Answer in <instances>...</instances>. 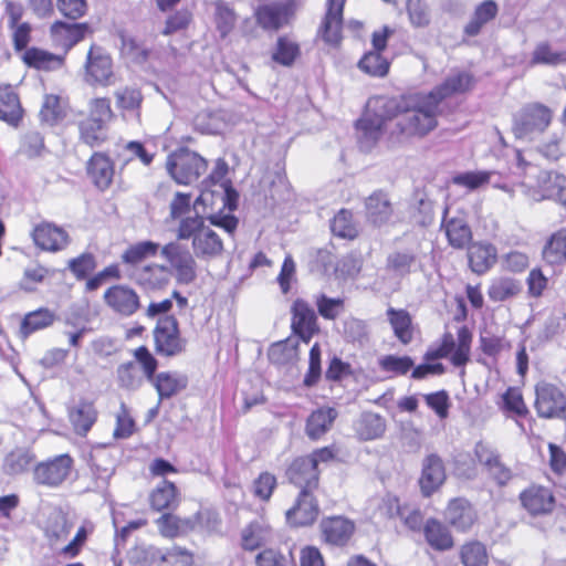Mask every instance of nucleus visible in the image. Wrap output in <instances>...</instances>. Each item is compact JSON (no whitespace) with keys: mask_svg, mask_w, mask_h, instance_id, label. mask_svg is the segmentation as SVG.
<instances>
[{"mask_svg":"<svg viewBox=\"0 0 566 566\" xmlns=\"http://www.w3.org/2000/svg\"><path fill=\"white\" fill-rule=\"evenodd\" d=\"M23 115L24 111L14 87L11 84H0V120L18 127Z\"/></svg>","mask_w":566,"mask_h":566,"instance_id":"nucleus-32","label":"nucleus"},{"mask_svg":"<svg viewBox=\"0 0 566 566\" xmlns=\"http://www.w3.org/2000/svg\"><path fill=\"white\" fill-rule=\"evenodd\" d=\"M120 52L134 63L143 64L148 61L151 50L134 36H123Z\"/></svg>","mask_w":566,"mask_h":566,"instance_id":"nucleus-61","label":"nucleus"},{"mask_svg":"<svg viewBox=\"0 0 566 566\" xmlns=\"http://www.w3.org/2000/svg\"><path fill=\"white\" fill-rule=\"evenodd\" d=\"M463 566H489V553L485 544L478 539L465 541L459 549Z\"/></svg>","mask_w":566,"mask_h":566,"instance_id":"nucleus-48","label":"nucleus"},{"mask_svg":"<svg viewBox=\"0 0 566 566\" xmlns=\"http://www.w3.org/2000/svg\"><path fill=\"white\" fill-rule=\"evenodd\" d=\"M554 120V109L542 102H528L512 116L511 132L515 139L533 142L545 134Z\"/></svg>","mask_w":566,"mask_h":566,"instance_id":"nucleus-6","label":"nucleus"},{"mask_svg":"<svg viewBox=\"0 0 566 566\" xmlns=\"http://www.w3.org/2000/svg\"><path fill=\"white\" fill-rule=\"evenodd\" d=\"M66 269L72 273L76 281H87L95 274L97 269V258L91 251H84L78 255L71 258L66 263Z\"/></svg>","mask_w":566,"mask_h":566,"instance_id":"nucleus-50","label":"nucleus"},{"mask_svg":"<svg viewBox=\"0 0 566 566\" xmlns=\"http://www.w3.org/2000/svg\"><path fill=\"white\" fill-rule=\"evenodd\" d=\"M114 75L113 60L98 46H91L85 62V80L90 84L106 86Z\"/></svg>","mask_w":566,"mask_h":566,"instance_id":"nucleus-26","label":"nucleus"},{"mask_svg":"<svg viewBox=\"0 0 566 566\" xmlns=\"http://www.w3.org/2000/svg\"><path fill=\"white\" fill-rule=\"evenodd\" d=\"M386 315L394 336L400 344L409 345L416 334V326L411 314L405 308L388 307Z\"/></svg>","mask_w":566,"mask_h":566,"instance_id":"nucleus-36","label":"nucleus"},{"mask_svg":"<svg viewBox=\"0 0 566 566\" xmlns=\"http://www.w3.org/2000/svg\"><path fill=\"white\" fill-rule=\"evenodd\" d=\"M296 10V0H274L259 4L253 17L262 30L279 31L291 22Z\"/></svg>","mask_w":566,"mask_h":566,"instance_id":"nucleus-12","label":"nucleus"},{"mask_svg":"<svg viewBox=\"0 0 566 566\" xmlns=\"http://www.w3.org/2000/svg\"><path fill=\"white\" fill-rule=\"evenodd\" d=\"M500 409L512 418L525 419L530 415V409L524 400L521 388L511 386L502 394Z\"/></svg>","mask_w":566,"mask_h":566,"instance_id":"nucleus-44","label":"nucleus"},{"mask_svg":"<svg viewBox=\"0 0 566 566\" xmlns=\"http://www.w3.org/2000/svg\"><path fill=\"white\" fill-rule=\"evenodd\" d=\"M542 259L552 266L566 263V228L552 232L546 239L542 249Z\"/></svg>","mask_w":566,"mask_h":566,"instance_id":"nucleus-40","label":"nucleus"},{"mask_svg":"<svg viewBox=\"0 0 566 566\" xmlns=\"http://www.w3.org/2000/svg\"><path fill=\"white\" fill-rule=\"evenodd\" d=\"M337 416L333 407L324 406L313 410L306 419V436L313 441L319 440L332 429Z\"/></svg>","mask_w":566,"mask_h":566,"instance_id":"nucleus-34","label":"nucleus"},{"mask_svg":"<svg viewBox=\"0 0 566 566\" xmlns=\"http://www.w3.org/2000/svg\"><path fill=\"white\" fill-rule=\"evenodd\" d=\"M448 209L441 221V230H443L448 244L454 250L465 249L473 239V233L470 224L463 217L448 218Z\"/></svg>","mask_w":566,"mask_h":566,"instance_id":"nucleus-30","label":"nucleus"},{"mask_svg":"<svg viewBox=\"0 0 566 566\" xmlns=\"http://www.w3.org/2000/svg\"><path fill=\"white\" fill-rule=\"evenodd\" d=\"M499 14V6L494 0H484L473 10L472 17L463 28V35L474 38Z\"/></svg>","mask_w":566,"mask_h":566,"instance_id":"nucleus-37","label":"nucleus"},{"mask_svg":"<svg viewBox=\"0 0 566 566\" xmlns=\"http://www.w3.org/2000/svg\"><path fill=\"white\" fill-rule=\"evenodd\" d=\"M269 532L270 527L259 521L248 523L240 533L241 548L245 552H254L261 548L266 542Z\"/></svg>","mask_w":566,"mask_h":566,"instance_id":"nucleus-45","label":"nucleus"},{"mask_svg":"<svg viewBox=\"0 0 566 566\" xmlns=\"http://www.w3.org/2000/svg\"><path fill=\"white\" fill-rule=\"evenodd\" d=\"M22 62L31 69L50 72L64 65V56L43 49L31 46L21 55Z\"/></svg>","mask_w":566,"mask_h":566,"instance_id":"nucleus-39","label":"nucleus"},{"mask_svg":"<svg viewBox=\"0 0 566 566\" xmlns=\"http://www.w3.org/2000/svg\"><path fill=\"white\" fill-rule=\"evenodd\" d=\"M74 460L69 453H63L41 461L33 468V480L38 485L59 488L70 476Z\"/></svg>","mask_w":566,"mask_h":566,"instance_id":"nucleus-14","label":"nucleus"},{"mask_svg":"<svg viewBox=\"0 0 566 566\" xmlns=\"http://www.w3.org/2000/svg\"><path fill=\"white\" fill-rule=\"evenodd\" d=\"M159 251V244L153 241H140L130 244L122 253L123 263L128 265H137L146 259L154 258Z\"/></svg>","mask_w":566,"mask_h":566,"instance_id":"nucleus-54","label":"nucleus"},{"mask_svg":"<svg viewBox=\"0 0 566 566\" xmlns=\"http://www.w3.org/2000/svg\"><path fill=\"white\" fill-rule=\"evenodd\" d=\"M150 507L156 512L175 510L179 504L178 489L174 482L164 480L150 493Z\"/></svg>","mask_w":566,"mask_h":566,"instance_id":"nucleus-42","label":"nucleus"},{"mask_svg":"<svg viewBox=\"0 0 566 566\" xmlns=\"http://www.w3.org/2000/svg\"><path fill=\"white\" fill-rule=\"evenodd\" d=\"M517 497L522 510L533 518L549 516L557 506L554 490L548 485L536 482L525 486Z\"/></svg>","mask_w":566,"mask_h":566,"instance_id":"nucleus-11","label":"nucleus"},{"mask_svg":"<svg viewBox=\"0 0 566 566\" xmlns=\"http://www.w3.org/2000/svg\"><path fill=\"white\" fill-rule=\"evenodd\" d=\"M213 7V22L216 29L220 36L224 39L234 30L238 21V14L231 4L223 0L214 1Z\"/></svg>","mask_w":566,"mask_h":566,"instance_id":"nucleus-47","label":"nucleus"},{"mask_svg":"<svg viewBox=\"0 0 566 566\" xmlns=\"http://www.w3.org/2000/svg\"><path fill=\"white\" fill-rule=\"evenodd\" d=\"M366 220L375 228L394 224L396 211L388 191L377 189L364 202Z\"/></svg>","mask_w":566,"mask_h":566,"instance_id":"nucleus-22","label":"nucleus"},{"mask_svg":"<svg viewBox=\"0 0 566 566\" xmlns=\"http://www.w3.org/2000/svg\"><path fill=\"white\" fill-rule=\"evenodd\" d=\"M331 230L334 235L346 240H355L359 235L352 210L345 208L334 216L331 222Z\"/></svg>","mask_w":566,"mask_h":566,"instance_id":"nucleus-53","label":"nucleus"},{"mask_svg":"<svg viewBox=\"0 0 566 566\" xmlns=\"http://www.w3.org/2000/svg\"><path fill=\"white\" fill-rule=\"evenodd\" d=\"M319 515L315 492H298L294 504L286 511L287 522L295 527L312 526Z\"/></svg>","mask_w":566,"mask_h":566,"instance_id":"nucleus-25","label":"nucleus"},{"mask_svg":"<svg viewBox=\"0 0 566 566\" xmlns=\"http://www.w3.org/2000/svg\"><path fill=\"white\" fill-rule=\"evenodd\" d=\"M317 313L326 321H336L345 311V298L329 297L324 293L315 296Z\"/></svg>","mask_w":566,"mask_h":566,"instance_id":"nucleus-59","label":"nucleus"},{"mask_svg":"<svg viewBox=\"0 0 566 566\" xmlns=\"http://www.w3.org/2000/svg\"><path fill=\"white\" fill-rule=\"evenodd\" d=\"M378 366L390 377L405 376L412 369L413 360L409 356L385 355L378 360Z\"/></svg>","mask_w":566,"mask_h":566,"instance_id":"nucleus-60","label":"nucleus"},{"mask_svg":"<svg viewBox=\"0 0 566 566\" xmlns=\"http://www.w3.org/2000/svg\"><path fill=\"white\" fill-rule=\"evenodd\" d=\"M544 197L555 201L566 211V176L559 172H549L544 180Z\"/></svg>","mask_w":566,"mask_h":566,"instance_id":"nucleus-57","label":"nucleus"},{"mask_svg":"<svg viewBox=\"0 0 566 566\" xmlns=\"http://www.w3.org/2000/svg\"><path fill=\"white\" fill-rule=\"evenodd\" d=\"M475 82L471 72L455 71L429 92L369 97L354 123L359 148L369 151L384 136L390 146L427 138L439 127L441 103L469 93Z\"/></svg>","mask_w":566,"mask_h":566,"instance_id":"nucleus-1","label":"nucleus"},{"mask_svg":"<svg viewBox=\"0 0 566 566\" xmlns=\"http://www.w3.org/2000/svg\"><path fill=\"white\" fill-rule=\"evenodd\" d=\"M300 55V44L289 35H281L276 40L271 57L282 66H292Z\"/></svg>","mask_w":566,"mask_h":566,"instance_id":"nucleus-49","label":"nucleus"},{"mask_svg":"<svg viewBox=\"0 0 566 566\" xmlns=\"http://www.w3.org/2000/svg\"><path fill=\"white\" fill-rule=\"evenodd\" d=\"M114 118L111 99L94 97L88 102L87 112L77 114L78 142L92 149L108 142V124Z\"/></svg>","mask_w":566,"mask_h":566,"instance_id":"nucleus-3","label":"nucleus"},{"mask_svg":"<svg viewBox=\"0 0 566 566\" xmlns=\"http://www.w3.org/2000/svg\"><path fill=\"white\" fill-rule=\"evenodd\" d=\"M188 518H181L171 513H163L157 520L156 525L161 536L174 539L181 536L190 527Z\"/></svg>","mask_w":566,"mask_h":566,"instance_id":"nucleus-56","label":"nucleus"},{"mask_svg":"<svg viewBox=\"0 0 566 566\" xmlns=\"http://www.w3.org/2000/svg\"><path fill=\"white\" fill-rule=\"evenodd\" d=\"M562 63H566V51L555 52L547 42L537 44L532 53V65H558Z\"/></svg>","mask_w":566,"mask_h":566,"instance_id":"nucleus-62","label":"nucleus"},{"mask_svg":"<svg viewBox=\"0 0 566 566\" xmlns=\"http://www.w3.org/2000/svg\"><path fill=\"white\" fill-rule=\"evenodd\" d=\"M67 418L74 433L86 437L98 419V411L93 400L82 398L67 409Z\"/></svg>","mask_w":566,"mask_h":566,"instance_id":"nucleus-29","label":"nucleus"},{"mask_svg":"<svg viewBox=\"0 0 566 566\" xmlns=\"http://www.w3.org/2000/svg\"><path fill=\"white\" fill-rule=\"evenodd\" d=\"M159 560L164 566H192L195 558L189 549L174 545L160 555Z\"/></svg>","mask_w":566,"mask_h":566,"instance_id":"nucleus-64","label":"nucleus"},{"mask_svg":"<svg viewBox=\"0 0 566 566\" xmlns=\"http://www.w3.org/2000/svg\"><path fill=\"white\" fill-rule=\"evenodd\" d=\"M447 523L459 533H469L479 523V513L472 502L459 496L449 500L444 509Z\"/></svg>","mask_w":566,"mask_h":566,"instance_id":"nucleus-24","label":"nucleus"},{"mask_svg":"<svg viewBox=\"0 0 566 566\" xmlns=\"http://www.w3.org/2000/svg\"><path fill=\"white\" fill-rule=\"evenodd\" d=\"M155 353L164 358L181 356L186 353L188 340L182 336L179 322L175 315L157 319L153 329Z\"/></svg>","mask_w":566,"mask_h":566,"instance_id":"nucleus-10","label":"nucleus"},{"mask_svg":"<svg viewBox=\"0 0 566 566\" xmlns=\"http://www.w3.org/2000/svg\"><path fill=\"white\" fill-rule=\"evenodd\" d=\"M394 33L395 30L389 25H382L373 31L370 38L373 49L366 51L357 62L361 73L375 78H384L389 74L391 61L384 55V52Z\"/></svg>","mask_w":566,"mask_h":566,"instance_id":"nucleus-9","label":"nucleus"},{"mask_svg":"<svg viewBox=\"0 0 566 566\" xmlns=\"http://www.w3.org/2000/svg\"><path fill=\"white\" fill-rule=\"evenodd\" d=\"M465 249L468 266L478 275L488 273L497 262V249L489 241H472Z\"/></svg>","mask_w":566,"mask_h":566,"instance_id":"nucleus-27","label":"nucleus"},{"mask_svg":"<svg viewBox=\"0 0 566 566\" xmlns=\"http://www.w3.org/2000/svg\"><path fill=\"white\" fill-rule=\"evenodd\" d=\"M473 343L472 331L463 325L458 328L457 334L444 332L436 348H429L423 359L434 361L446 358L454 368H460L461 374H465V366L471 361V349Z\"/></svg>","mask_w":566,"mask_h":566,"instance_id":"nucleus-5","label":"nucleus"},{"mask_svg":"<svg viewBox=\"0 0 566 566\" xmlns=\"http://www.w3.org/2000/svg\"><path fill=\"white\" fill-rule=\"evenodd\" d=\"M290 312L292 333L308 344L321 332L317 314L311 304L301 297L293 301Z\"/></svg>","mask_w":566,"mask_h":566,"instance_id":"nucleus-19","label":"nucleus"},{"mask_svg":"<svg viewBox=\"0 0 566 566\" xmlns=\"http://www.w3.org/2000/svg\"><path fill=\"white\" fill-rule=\"evenodd\" d=\"M277 478L270 471L260 472L255 479H253L250 491L255 500L261 503H269L277 489Z\"/></svg>","mask_w":566,"mask_h":566,"instance_id":"nucleus-52","label":"nucleus"},{"mask_svg":"<svg viewBox=\"0 0 566 566\" xmlns=\"http://www.w3.org/2000/svg\"><path fill=\"white\" fill-rule=\"evenodd\" d=\"M132 356L138 363L147 381L151 384L158 395V403L176 397L188 386V377L172 370L157 373L159 361L146 345H140L132 350Z\"/></svg>","mask_w":566,"mask_h":566,"instance_id":"nucleus-2","label":"nucleus"},{"mask_svg":"<svg viewBox=\"0 0 566 566\" xmlns=\"http://www.w3.org/2000/svg\"><path fill=\"white\" fill-rule=\"evenodd\" d=\"M69 101L56 94H46L40 108L41 122L55 126L67 116Z\"/></svg>","mask_w":566,"mask_h":566,"instance_id":"nucleus-41","label":"nucleus"},{"mask_svg":"<svg viewBox=\"0 0 566 566\" xmlns=\"http://www.w3.org/2000/svg\"><path fill=\"white\" fill-rule=\"evenodd\" d=\"M103 302L115 316L123 318L135 315L142 306L137 291L122 283L108 286L103 293Z\"/></svg>","mask_w":566,"mask_h":566,"instance_id":"nucleus-15","label":"nucleus"},{"mask_svg":"<svg viewBox=\"0 0 566 566\" xmlns=\"http://www.w3.org/2000/svg\"><path fill=\"white\" fill-rule=\"evenodd\" d=\"M522 291L521 282L511 276H497L491 280L488 296L492 302L501 303L516 297Z\"/></svg>","mask_w":566,"mask_h":566,"instance_id":"nucleus-43","label":"nucleus"},{"mask_svg":"<svg viewBox=\"0 0 566 566\" xmlns=\"http://www.w3.org/2000/svg\"><path fill=\"white\" fill-rule=\"evenodd\" d=\"M134 280L144 291H159L168 286L170 276L165 264L149 263L135 272Z\"/></svg>","mask_w":566,"mask_h":566,"instance_id":"nucleus-33","label":"nucleus"},{"mask_svg":"<svg viewBox=\"0 0 566 566\" xmlns=\"http://www.w3.org/2000/svg\"><path fill=\"white\" fill-rule=\"evenodd\" d=\"M385 422L378 415H366L359 421L357 433L361 440H374L385 432Z\"/></svg>","mask_w":566,"mask_h":566,"instance_id":"nucleus-63","label":"nucleus"},{"mask_svg":"<svg viewBox=\"0 0 566 566\" xmlns=\"http://www.w3.org/2000/svg\"><path fill=\"white\" fill-rule=\"evenodd\" d=\"M422 532L427 544L436 552H447L454 547L451 531L438 518H428Z\"/></svg>","mask_w":566,"mask_h":566,"instance_id":"nucleus-35","label":"nucleus"},{"mask_svg":"<svg viewBox=\"0 0 566 566\" xmlns=\"http://www.w3.org/2000/svg\"><path fill=\"white\" fill-rule=\"evenodd\" d=\"M85 174L97 191L106 192L115 181V160L107 151H93L85 163Z\"/></svg>","mask_w":566,"mask_h":566,"instance_id":"nucleus-16","label":"nucleus"},{"mask_svg":"<svg viewBox=\"0 0 566 566\" xmlns=\"http://www.w3.org/2000/svg\"><path fill=\"white\" fill-rule=\"evenodd\" d=\"M447 480V468L443 459L438 453L427 454L421 464V473L418 480L419 489L423 497H431L438 492Z\"/></svg>","mask_w":566,"mask_h":566,"instance_id":"nucleus-23","label":"nucleus"},{"mask_svg":"<svg viewBox=\"0 0 566 566\" xmlns=\"http://www.w3.org/2000/svg\"><path fill=\"white\" fill-rule=\"evenodd\" d=\"M254 563L255 566H293V551L280 546L263 547L255 555Z\"/></svg>","mask_w":566,"mask_h":566,"instance_id":"nucleus-46","label":"nucleus"},{"mask_svg":"<svg viewBox=\"0 0 566 566\" xmlns=\"http://www.w3.org/2000/svg\"><path fill=\"white\" fill-rule=\"evenodd\" d=\"M73 528V523L64 515L50 520L44 528V536L51 546L65 542Z\"/></svg>","mask_w":566,"mask_h":566,"instance_id":"nucleus-58","label":"nucleus"},{"mask_svg":"<svg viewBox=\"0 0 566 566\" xmlns=\"http://www.w3.org/2000/svg\"><path fill=\"white\" fill-rule=\"evenodd\" d=\"M160 255L165 259L169 276L178 285H191L199 276V266L195 253L179 241H171L160 248Z\"/></svg>","mask_w":566,"mask_h":566,"instance_id":"nucleus-8","label":"nucleus"},{"mask_svg":"<svg viewBox=\"0 0 566 566\" xmlns=\"http://www.w3.org/2000/svg\"><path fill=\"white\" fill-rule=\"evenodd\" d=\"M116 108L123 117L140 119L144 95L136 86H124L114 94Z\"/></svg>","mask_w":566,"mask_h":566,"instance_id":"nucleus-38","label":"nucleus"},{"mask_svg":"<svg viewBox=\"0 0 566 566\" xmlns=\"http://www.w3.org/2000/svg\"><path fill=\"white\" fill-rule=\"evenodd\" d=\"M94 530L92 522L84 521L77 527L73 538L60 549V555L70 559L76 558L82 553Z\"/></svg>","mask_w":566,"mask_h":566,"instance_id":"nucleus-55","label":"nucleus"},{"mask_svg":"<svg viewBox=\"0 0 566 566\" xmlns=\"http://www.w3.org/2000/svg\"><path fill=\"white\" fill-rule=\"evenodd\" d=\"M347 0H326L317 34L322 40L338 46L343 40L344 9Z\"/></svg>","mask_w":566,"mask_h":566,"instance_id":"nucleus-20","label":"nucleus"},{"mask_svg":"<svg viewBox=\"0 0 566 566\" xmlns=\"http://www.w3.org/2000/svg\"><path fill=\"white\" fill-rule=\"evenodd\" d=\"M57 315L55 311L42 306L25 313L20 322L18 335L25 340L31 335L44 331L56 322Z\"/></svg>","mask_w":566,"mask_h":566,"instance_id":"nucleus-31","label":"nucleus"},{"mask_svg":"<svg viewBox=\"0 0 566 566\" xmlns=\"http://www.w3.org/2000/svg\"><path fill=\"white\" fill-rule=\"evenodd\" d=\"M285 478L298 492H316L321 483V470L307 457H295L285 470Z\"/></svg>","mask_w":566,"mask_h":566,"instance_id":"nucleus-18","label":"nucleus"},{"mask_svg":"<svg viewBox=\"0 0 566 566\" xmlns=\"http://www.w3.org/2000/svg\"><path fill=\"white\" fill-rule=\"evenodd\" d=\"M321 541L331 547H346L356 533V524L344 515L325 516L319 522Z\"/></svg>","mask_w":566,"mask_h":566,"instance_id":"nucleus-17","label":"nucleus"},{"mask_svg":"<svg viewBox=\"0 0 566 566\" xmlns=\"http://www.w3.org/2000/svg\"><path fill=\"white\" fill-rule=\"evenodd\" d=\"M31 238L38 249L50 253L64 251L71 244L69 232L50 221L35 224L31 231Z\"/></svg>","mask_w":566,"mask_h":566,"instance_id":"nucleus-21","label":"nucleus"},{"mask_svg":"<svg viewBox=\"0 0 566 566\" xmlns=\"http://www.w3.org/2000/svg\"><path fill=\"white\" fill-rule=\"evenodd\" d=\"M90 32V25L83 23H67L61 20L54 21L50 27V35L55 46L65 53L81 42Z\"/></svg>","mask_w":566,"mask_h":566,"instance_id":"nucleus-28","label":"nucleus"},{"mask_svg":"<svg viewBox=\"0 0 566 566\" xmlns=\"http://www.w3.org/2000/svg\"><path fill=\"white\" fill-rule=\"evenodd\" d=\"M165 167L176 184L191 186L206 175L209 163L198 153L187 147H179L167 156Z\"/></svg>","mask_w":566,"mask_h":566,"instance_id":"nucleus-7","label":"nucleus"},{"mask_svg":"<svg viewBox=\"0 0 566 566\" xmlns=\"http://www.w3.org/2000/svg\"><path fill=\"white\" fill-rule=\"evenodd\" d=\"M534 408L539 418L559 419L566 416V392L556 384L541 381L535 385Z\"/></svg>","mask_w":566,"mask_h":566,"instance_id":"nucleus-13","label":"nucleus"},{"mask_svg":"<svg viewBox=\"0 0 566 566\" xmlns=\"http://www.w3.org/2000/svg\"><path fill=\"white\" fill-rule=\"evenodd\" d=\"M178 240H191L195 255L203 261L220 258L224 244L220 235L208 224L202 216L181 218L177 228Z\"/></svg>","mask_w":566,"mask_h":566,"instance_id":"nucleus-4","label":"nucleus"},{"mask_svg":"<svg viewBox=\"0 0 566 566\" xmlns=\"http://www.w3.org/2000/svg\"><path fill=\"white\" fill-rule=\"evenodd\" d=\"M138 367L139 365L135 359L118 365L116 368V382L118 388L135 391L142 387L145 377L139 374Z\"/></svg>","mask_w":566,"mask_h":566,"instance_id":"nucleus-51","label":"nucleus"}]
</instances>
